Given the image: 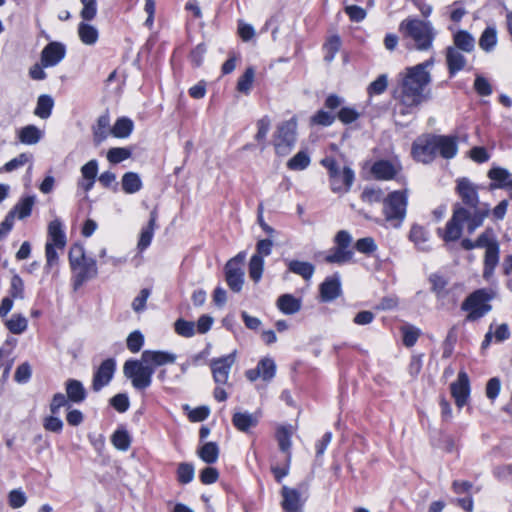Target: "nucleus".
Masks as SVG:
<instances>
[{
	"label": "nucleus",
	"mask_w": 512,
	"mask_h": 512,
	"mask_svg": "<svg viewBox=\"0 0 512 512\" xmlns=\"http://www.w3.org/2000/svg\"><path fill=\"white\" fill-rule=\"evenodd\" d=\"M456 192L465 206L460 204L454 206L452 217L447 222L442 235L446 242L456 241L461 237L464 223L467 224L468 233H474L490 214L489 205L479 201L477 185L468 178L463 177L457 180Z\"/></svg>",
	"instance_id": "obj_1"
},
{
	"label": "nucleus",
	"mask_w": 512,
	"mask_h": 512,
	"mask_svg": "<svg viewBox=\"0 0 512 512\" xmlns=\"http://www.w3.org/2000/svg\"><path fill=\"white\" fill-rule=\"evenodd\" d=\"M433 65L434 58L431 57L422 63L406 67L399 73L395 98L406 109L402 111L403 114L431 98L429 85L432 81L430 70Z\"/></svg>",
	"instance_id": "obj_2"
},
{
	"label": "nucleus",
	"mask_w": 512,
	"mask_h": 512,
	"mask_svg": "<svg viewBox=\"0 0 512 512\" xmlns=\"http://www.w3.org/2000/svg\"><path fill=\"white\" fill-rule=\"evenodd\" d=\"M176 355L161 350H145L139 360L129 359L123 365L124 376L136 390H145L152 384L155 369L176 361Z\"/></svg>",
	"instance_id": "obj_3"
},
{
	"label": "nucleus",
	"mask_w": 512,
	"mask_h": 512,
	"mask_svg": "<svg viewBox=\"0 0 512 512\" xmlns=\"http://www.w3.org/2000/svg\"><path fill=\"white\" fill-rule=\"evenodd\" d=\"M399 30L405 38L414 42L417 50L426 51L432 47L435 33L431 23L420 19H405L400 23Z\"/></svg>",
	"instance_id": "obj_4"
},
{
	"label": "nucleus",
	"mask_w": 512,
	"mask_h": 512,
	"mask_svg": "<svg viewBox=\"0 0 512 512\" xmlns=\"http://www.w3.org/2000/svg\"><path fill=\"white\" fill-rule=\"evenodd\" d=\"M320 163L328 171L332 192L345 194L350 191L355 179L354 171L350 167H341L333 157H325Z\"/></svg>",
	"instance_id": "obj_5"
},
{
	"label": "nucleus",
	"mask_w": 512,
	"mask_h": 512,
	"mask_svg": "<svg viewBox=\"0 0 512 512\" xmlns=\"http://www.w3.org/2000/svg\"><path fill=\"white\" fill-rule=\"evenodd\" d=\"M352 235L347 230H340L334 236L332 247L324 257L328 264L344 265L354 258V251L351 248Z\"/></svg>",
	"instance_id": "obj_6"
},
{
	"label": "nucleus",
	"mask_w": 512,
	"mask_h": 512,
	"mask_svg": "<svg viewBox=\"0 0 512 512\" xmlns=\"http://www.w3.org/2000/svg\"><path fill=\"white\" fill-rule=\"evenodd\" d=\"M493 298V293L487 289H478L471 293L462 303L461 308L467 311V321H476L488 312L492 306L488 303Z\"/></svg>",
	"instance_id": "obj_7"
},
{
	"label": "nucleus",
	"mask_w": 512,
	"mask_h": 512,
	"mask_svg": "<svg viewBox=\"0 0 512 512\" xmlns=\"http://www.w3.org/2000/svg\"><path fill=\"white\" fill-rule=\"evenodd\" d=\"M407 193L406 191H394L383 200V213L387 222L394 227H399L406 216Z\"/></svg>",
	"instance_id": "obj_8"
},
{
	"label": "nucleus",
	"mask_w": 512,
	"mask_h": 512,
	"mask_svg": "<svg viewBox=\"0 0 512 512\" xmlns=\"http://www.w3.org/2000/svg\"><path fill=\"white\" fill-rule=\"evenodd\" d=\"M297 138V119H291L280 123L273 137L275 151L280 156H285L291 152L295 146Z\"/></svg>",
	"instance_id": "obj_9"
},
{
	"label": "nucleus",
	"mask_w": 512,
	"mask_h": 512,
	"mask_svg": "<svg viewBox=\"0 0 512 512\" xmlns=\"http://www.w3.org/2000/svg\"><path fill=\"white\" fill-rule=\"evenodd\" d=\"M246 258L245 252H239L225 265V278L227 285L233 292H240L244 283L243 264Z\"/></svg>",
	"instance_id": "obj_10"
},
{
	"label": "nucleus",
	"mask_w": 512,
	"mask_h": 512,
	"mask_svg": "<svg viewBox=\"0 0 512 512\" xmlns=\"http://www.w3.org/2000/svg\"><path fill=\"white\" fill-rule=\"evenodd\" d=\"M412 155L415 160L430 163L437 156L435 135H426L417 138L412 144Z\"/></svg>",
	"instance_id": "obj_11"
},
{
	"label": "nucleus",
	"mask_w": 512,
	"mask_h": 512,
	"mask_svg": "<svg viewBox=\"0 0 512 512\" xmlns=\"http://www.w3.org/2000/svg\"><path fill=\"white\" fill-rule=\"evenodd\" d=\"M235 361L236 351L210 361V368L216 384L224 385L228 382L230 371Z\"/></svg>",
	"instance_id": "obj_12"
},
{
	"label": "nucleus",
	"mask_w": 512,
	"mask_h": 512,
	"mask_svg": "<svg viewBox=\"0 0 512 512\" xmlns=\"http://www.w3.org/2000/svg\"><path fill=\"white\" fill-rule=\"evenodd\" d=\"M450 391L459 409L467 404L470 397V380L465 371L458 373L457 379L450 385Z\"/></svg>",
	"instance_id": "obj_13"
},
{
	"label": "nucleus",
	"mask_w": 512,
	"mask_h": 512,
	"mask_svg": "<svg viewBox=\"0 0 512 512\" xmlns=\"http://www.w3.org/2000/svg\"><path fill=\"white\" fill-rule=\"evenodd\" d=\"M115 369L116 362L113 358L104 360L93 375V391L99 392L103 387L107 386L114 376Z\"/></svg>",
	"instance_id": "obj_14"
},
{
	"label": "nucleus",
	"mask_w": 512,
	"mask_h": 512,
	"mask_svg": "<svg viewBox=\"0 0 512 512\" xmlns=\"http://www.w3.org/2000/svg\"><path fill=\"white\" fill-rule=\"evenodd\" d=\"M72 271L74 290L79 289L85 282L95 278L98 274L96 261L93 258L83 261L78 267L73 268Z\"/></svg>",
	"instance_id": "obj_15"
},
{
	"label": "nucleus",
	"mask_w": 512,
	"mask_h": 512,
	"mask_svg": "<svg viewBox=\"0 0 512 512\" xmlns=\"http://www.w3.org/2000/svg\"><path fill=\"white\" fill-rule=\"evenodd\" d=\"M66 55V48L60 42H50L41 52V64L44 68L56 66Z\"/></svg>",
	"instance_id": "obj_16"
},
{
	"label": "nucleus",
	"mask_w": 512,
	"mask_h": 512,
	"mask_svg": "<svg viewBox=\"0 0 512 512\" xmlns=\"http://www.w3.org/2000/svg\"><path fill=\"white\" fill-rule=\"evenodd\" d=\"M402 170L399 162H391L388 160L376 161L371 167L372 175L378 180H392Z\"/></svg>",
	"instance_id": "obj_17"
},
{
	"label": "nucleus",
	"mask_w": 512,
	"mask_h": 512,
	"mask_svg": "<svg viewBox=\"0 0 512 512\" xmlns=\"http://www.w3.org/2000/svg\"><path fill=\"white\" fill-rule=\"evenodd\" d=\"M436 153L444 159H452L458 152V141L456 136L435 135Z\"/></svg>",
	"instance_id": "obj_18"
},
{
	"label": "nucleus",
	"mask_w": 512,
	"mask_h": 512,
	"mask_svg": "<svg viewBox=\"0 0 512 512\" xmlns=\"http://www.w3.org/2000/svg\"><path fill=\"white\" fill-rule=\"evenodd\" d=\"M282 508L285 512H301L304 501L298 490L283 486L281 490Z\"/></svg>",
	"instance_id": "obj_19"
},
{
	"label": "nucleus",
	"mask_w": 512,
	"mask_h": 512,
	"mask_svg": "<svg viewBox=\"0 0 512 512\" xmlns=\"http://www.w3.org/2000/svg\"><path fill=\"white\" fill-rule=\"evenodd\" d=\"M488 177L492 180L491 189L507 188L512 199V175L508 170L501 167H493L488 172Z\"/></svg>",
	"instance_id": "obj_20"
},
{
	"label": "nucleus",
	"mask_w": 512,
	"mask_h": 512,
	"mask_svg": "<svg viewBox=\"0 0 512 512\" xmlns=\"http://www.w3.org/2000/svg\"><path fill=\"white\" fill-rule=\"evenodd\" d=\"M461 50L449 46L446 49V64L450 76H454L466 66L467 59Z\"/></svg>",
	"instance_id": "obj_21"
},
{
	"label": "nucleus",
	"mask_w": 512,
	"mask_h": 512,
	"mask_svg": "<svg viewBox=\"0 0 512 512\" xmlns=\"http://www.w3.org/2000/svg\"><path fill=\"white\" fill-rule=\"evenodd\" d=\"M341 293V284L339 275L335 274L328 277L320 285V296L323 302H330L335 300Z\"/></svg>",
	"instance_id": "obj_22"
},
{
	"label": "nucleus",
	"mask_w": 512,
	"mask_h": 512,
	"mask_svg": "<svg viewBox=\"0 0 512 512\" xmlns=\"http://www.w3.org/2000/svg\"><path fill=\"white\" fill-rule=\"evenodd\" d=\"M500 259V246H492L485 250L483 278L490 281Z\"/></svg>",
	"instance_id": "obj_23"
},
{
	"label": "nucleus",
	"mask_w": 512,
	"mask_h": 512,
	"mask_svg": "<svg viewBox=\"0 0 512 512\" xmlns=\"http://www.w3.org/2000/svg\"><path fill=\"white\" fill-rule=\"evenodd\" d=\"M259 417L256 413L236 412L232 417V423L235 428L241 432H249L251 428L257 426Z\"/></svg>",
	"instance_id": "obj_24"
},
{
	"label": "nucleus",
	"mask_w": 512,
	"mask_h": 512,
	"mask_svg": "<svg viewBox=\"0 0 512 512\" xmlns=\"http://www.w3.org/2000/svg\"><path fill=\"white\" fill-rule=\"evenodd\" d=\"M476 40L467 30H458L453 34V47L465 53H472L475 50Z\"/></svg>",
	"instance_id": "obj_25"
},
{
	"label": "nucleus",
	"mask_w": 512,
	"mask_h": 512,
	"mask_svg": "<svg viewBox=\"0 0 512 512\" xmlns=\"http://www.w3.org/2000/svg\"><path fill=\"white\" fill-rule=\"evenodd\" d=\"M48 237L47 243H52L59 249H63L66 245V235L63 230L62 222L59 219L51 221L48 225Z\"/></svg>",
	"instance_id": "obj_26"
},
{
	"label": "nucleus",
	"mask_w": 512,
	"mask_h": 512,
	"mask_svg": "<svg viewBox=\"0 0 512 512\" xmlns=\"http://www.w3.org/2000/svg\"><path fill=\"white\" fill-rule=\"evenodd\" d=\"M157 211L153 210L150 213L148 224L142 228L137 247L140 251L145 250L153 239L154 231L156 228Z\"/></svg>",
	"instance_id": "obj_27"
},
{
	"label": "nucleus",
	"mask_w": 512,
	"mask_h": 512,
	"mask_svg": "<svg viewBox=\"0 0 512 512\" xmlns=\"http://www.w3.org/2000/svg\"><path fill=\"white\" fill-rule=\"evenodd\" d=\"M277 308L286 315H293L300 311L301 300L292 294H283L277 299Z\"/></svg>",
	"instance_id": "obj_28"
},
{
	"label": "nucleus",
	"mask_w": 512,
	"mask_h": 512,
	"mask_svg": "<svg viewBox=\"0 0 512 512\" xmlns=\"http://www.w3.org/2000/svg\"><path fill=\"white\" fill-rule=\"evenodd\" d=\"M17 136L22 144L35 145L42 139L43 132L35 125H27L18 131Z\"/></svg>",
	"instance_id": "obj_29"
},
{
	"label": "nucleus",
	"mask_w": 512,
	"mask_h": 512,
	"mask_svg": "<svg viewBox=\"0 0 512 512\" xmlns=\"http://www.w3.org/2000/svg\"><path fill=\"white\" fill-rule=\"evenodd\" d=\"M34 203V196H26L20 199L9 211V213L12 214L14 218H18L19 220L25 219L31 215Z\"/></svg>",
	"instance_id": "obj_30"
},
{
	"label": "nucleus",
	"mask_w": 512,
	"mask_h": 512,
	"mask_svg": "<svg viewBox=\"0 0 512 512\" xmlns=\"http://www.w3.org/2000/svg\"><path fill=\"white\" fill-rule=\"evenodd\" d=\"M67 399L74 403H81L86 398V391L83 384L75 379L66 382Z\"/></svg>",
	"instance_id": "obj_31"
},
{
	"label": "nucleus",
	"mask_w": 512,
	"mask_h": 512,
	"mask_svg": "<svg viewBox=\"0 0 512 512\" xmlns=\"http://www.w3.org/2000/svg\"><path fill=\"white\" fill-rule=\"evenodd\" d=\"M498 42L497 30L495 26H487L479 38V47L489 53L492 52Z\"/></svg>",
	"instance_id": "obj_32"
},
{
	"label": "nucleus",
	"mask_w": 512,
	"mask_h": 512,
	"mask_svg": "<svg viewBox=\"0 0 512 512\" xmlns=\"http://www.w3.org/2000/svg\"><path fill=\"white\" fill-rule=\"evenodd\" d=\"M288 270L305 280H310L315 272V267L310 262L291 260L288 262Z\"/></svg>",
	"instance_id": "obj_33"
},
{
	"label": "nucleus",
	"mask_w": 512,
	"mask_h": 512,
	"mask_svg": "<svg viewBox=\"0 0 512 512\" xmlns=\"http://www.w3.org/2000/svg\"><path fill=\"white\" fill-rule=\"evenodd\" d=\"M292 431L287 426H281L276 431V439L279 445V449L287 454L286 462H290L291 454L290 448L292 445L291 442Z\"/></svg>",
	"instance_id": "obj_34"
},
{
	"label": "nucleus",
	"mask_w": 512,
	"mask_h": 512,
	"mask_svg": "<svg viewBox=\"0 0 512 512\" xmlns=\"http://www.w3.org/2000/svg\"><path fill=\"white\" fill-rule=\"evenodd\" d=\"M410 240L421 251L429 250L428 232L420 225H413L409 235Z\"/></svg>",
	"instance_id": "obj_35"
},
{
	"label": "nucleus",
	"mask_w": 512,
	"mask_h": 512,
	"mask_svg": "<svg viewBox=\"0 0 512 512\" xmlns=\"http://www.w3.org/2000/svg\"><path fill=\"white\" fill-rule=\"evenodd\" d=\"M122 189L126 194H134L141 190L143 184L136 172H126L122 176Z\"/></svg>",
	"instance_id": "obj_36"
},
{
	"label": "nucleus",
	"mask_w": 512,
	"mask_h": 512,
	"mask_svg": "<svg viewBox=\"0 0 512 512\" xmlns=\"http://www.w3.org/2000/svg\"><path fill=\"white\" fill-rule=\"evenodd\" d=\"M54 106V100L50 95L43 94L37 99L36 108L34 114L41 119H47L52 113Z\"/></svg>",
	"instance_id": "obj_37"
},
{
	"label": "nucleus",
	"mask_w": 512,
	"mask_h": 512,
	"mask_svg": "<svg viewBox=\"0 0 512 512\" xmlns=\"http://www.w3.org/2000/svg\"><path fill=\"white\" fill-rule=\"evenodd\" d=\"M110 130L109 115H101L97 120L96 126L93 128L94 141L98 144L103 142L107 138Z\"/></svg>",
	"instance_id": "obj_38"
},
{
	"label": "nucleus",
	"mask_w": 512,
	"mask_h": 512,
	"mask_svg": "<svg viewBox=\"0 0 512 512\" xmlns=\"http://www.w3.org/2000/svg\"><path fill=\"white\" fill-rule=\"evenodd\" d=\"M78 35L85 45H94L99 37L98 30L90 24L81 22L78 25Z\"/></svg>",
	"instance_id": "obj_39"
},
{
	"label": "nucleus",
	"mask_w": 512,
	"mask_h": 512,
	"mask_svg": "<svg viewBox=\"0 0 512 512\" xmlns=\"http://www.w3.org/2000/svg\"><path fill=\"white\" fill-rule=\"evenodd\" d=\"M133 121L129 118H119L110 130V133L116 138H127L133 131Z\"/></svg>",
	"instance_id": "obj_40"
},
{
	"label": "nucleus",
	"mask_w": 512,
	"mask_h": 512,
	"mask_svg": "<svg viewBox=\"0 0 512 512\" xmlns=\"http://www.w3.org/2000/svg\"><path fill=\"white\" fill-rule=\"evenodd\" d=\"M197 453L202 461L207 464H213L219 458V447L215 442H207Z\"/></svg>",
	"instance_id": "obj_41"
},
{
	"label": "nucleus",
	"mask_w": 512,
	"mask_h": 512,
	"mask_svg": "<svg viewBox=\"0 0 512 512\" xmlns=\"http://www.w3.org/2000/svg\"><path fill=\"white\" fill-rule=\"evenodd\" d=\"M310 163L311 158L309 153L305 150H301L288 160L287 168L292 171H302L306 169Z\"/></svg>",
	"instance_id": "obj_42"
},
{
	"label": "nucleus",
	"mask_w": 512,
	"mask_h": 512,
	"mask_svg": "<svg viewBox=\"0 0 512 512\" xmlns=\"http://www.w3.org/2000/svg\"><path fill=\"white\" fill-rule=\"evenodd\" d=\"M256 367L260 372L261 379L264 381H271L274 378L276 373V364L272 358L265 357L261 359Z\"/></svg>",
	"instance_id": "obj_43"
},
{
	"label": "nucleus",
	"mask_w": 512,
	"mask_h": 512,
	"mask_svg": "<svg viewBox=\"0 0 512 512\" xmlns=\"http://www.w3.org/2000/svg\"><path fill=\"white\" fill-rule=\"evenodd\" d=\"M111 442L116 449L127 451L131 445V438L127 430L117 429L111 437Z\"/></svg>",
	"instance_id": "obj_44"
},
{
	"label": "nucleus",
	"mask_w": 512,
	"mask_h": 512,
	"mask_svg": "<svg viewBox=\"0 0 512 512\" xmlns=\"http://www.w3.org/2000/svg\"><path fill=\"white\" fill-rule=\"evenodd\" d=\"M341 47V39L338 35L331 36L323 46L324 49V60L331 62L334 60L337 52Z\"/></svg>",
	"instance_id": "obj_45"
},
{
	"label": "nucleus",
	"mask_w": 512,
	"mask_h": 512,
	"mask_svg": "<svg viewBox=\"0 0 512 512\" xmlns=\"http://www.w3.org/2000/svg\"><path fill=\"white\" fill-rule=\"evenodd\" d=\"M132 155V151L126 147H114L108 150L107 152V160L111 164H118L127 159H129Z\"/></svg>",
	"instance_id": "obj_46"
},
{
	"label": "nucleus",
	"mask_w": 512,
	"mask_h": 512,
	"mask_svg": "<svg viewBox=\"0 0 512 512\" xmlns=\"http://www.w3.org/2000/svg\"><path fill=\"white\" fill-rule=\"evenodd\" d=\"M255 78V70L253 67H248L242 76L238 79L237 90L241 93L248 94L252 88Z\"/></svg>",
	"instance_id": "obj_47"
},
{
	"label": "nucleus",
	"mask_w": 512,
	"mask_h": 512,
	"mask_svg": "<svg viewBox=\"0 0 512 512\" xmlns=\"http://www.w3.org/2000/svg\"><path fill=\"white\" fill-rule=\"evenodd\" d=\"M388 87V77L386 74L379 75L367 87V94L369 97L383 94Z\"/></svg>",
	"instance_id": "obj_48"
},
{
	"label": "nucleus",
	"mask_w": 512,
	"mask_h": 512,
	"mask_svg": "<svg viewBox=\"0 0 512 512\" xmlns=\"http://www.w3.org/2000/svg\"><path fill=\"white\" fill-rule=\"evenodd\" d=\"M195 469L193 464L182 462L177 468V480L181 484H188L194 479Z\"/></svg>",
	"instance_id": "obj_49"
},
{
	"label": "nucleus",
	"mask_w": 512,
	"mask_h": 512,
	"mask_svg": "<svg viewBox=\"0 0 512 512\" xmlns=\"http://www.w3.org/2000/svg\"><path fill=\"white\" fill-rule=\"evenodd\" d=\"M475 242L477 248H485V250H488V248L492 246L499 245L492 228L485 229V231L478 236Z\"/></svg>",
	"instance_id": "obj_50"
},
{
	"label": "nucleus",
	"mask_w": 512,
	"mask_h": 512,
	"mask_svg": "<svg viewBox=\"0 0 512 512\" xmlns=\"http://www.w3.org/2000/svg\"><path fill=\"white\" fill-rule=\"evenodd\" d=\"M264 270V259L258 256H252L249 261V276L255 282L258 283L263 274Z\"/></svg>",
	"instance_id": "obj_51"
},
{
	"label": "nucleus",
	"mask_w": 512,
	"mask_h": 512,
	"mask_svg": "<svg viewBox=\"0 0 512 512\" xmlns=\"http://www.w3.org/2000/svg\"><path fill=\"white\" fill-rule=\"evenodd\" d=\"M27 319L19 314L13 315L9 320L6 321L8 330L13 334H21L27 329Z\"/></svg>",
	"instance_id": "obj_52"
},
{
	"label": "nucleus",
	"mask_w": 512,
	"mask_h": 512,
	"mask_svg": "<svg viewBox=\"0 0 512 512\" xmlns=\"http://www.w3.org/2000/svg\"><path fill=\"white\" fill-rule=\"evenodd\" d=\"M175 332L185 338L193 337L196 333L195 323L184 319H178L174 323Z\"/></svg>",
	"instance_id": "obj_53"
},
{
	"label": "nucleus",
	"mask_w": 512,
	"mask_h": 512,
	"mask_svg": "<svg viewBox=\"0 0 512 512\" xmlns=\"http://www.w3.org/2000/svg\"><path fill=\"white\" fill-rule=\"evenodd\" d=\"M27 502V496L25 492L21 489H13L8 494V503L9 506L13 509H18L23 507Z\"/></svg>",
	"instance_id": "obj_54"
},
{
	"label": "nucleus",
	"mask_w": 512,
	"mask_h": 512,
	"mask_svg": "<svg viewBox=\"0 0 512 512\" xmlns=\"http://www.w3.org/2000/svg\"><path fill=\"white\" fill-rule=\"evenodd\" d=\"M355 249L362 254L370 255L377 250V244L372 237L360 238L355 242Z\"/></svg>",
	"instance_id": "obj_55"
},
{
	"label": "nucleus",
	"mask_w": 512,
	"mask_h": 512,
	"mask_svg": "<svg viewBox=\"0 0 512 512\" xmlns=\"http://www.w3.org/2000/svg\"><path fill=\"white\" fill-rule=\"evenodd\" d=\"M31 160V155L27 153H21L17 157L8 161L0 170L4 172H12Z\"/></svg>",
	"instance_id": "obj_56"
},
{
	"label": "nucleus",
	"mask_w": 512,
	"mask_h": 512,
	"mask_svg": "<svg viewBox=\"0 0 512 512\" xmlns=\"http://www.w3.org/2000/svg\"><path fill=\"white\" fill-rule=\"evenodd\" d=\"M88 259L89 258L85 256V252L82 246L74 245L71 247L69 251V264L71 269L78 267L80 263Z\"/></svg>",
	"instance_id": "obj_57"
},
{
	"label": "nucleus",
	"mask_w": 512,
	"mask_h": 512,
	"mask_svg": "<svg viewBox=\"0 0 512 512\" xmlns=\"http://www.w3.org/2000/svg\"><path fill=\"white\" fill-rule=\"evenodd\" d=\"M403 335V344L406 347H412L420 336V330L413 326H404L401 328Z\"/></svg>",
	"instance_id": "obj_58"
},
{
	"label": "nucleus",
	"mask_w": 512,
	"mask_h": 512,
	"mask_svg": "<svg viewBox=\"0 0 512 512\" xmlns=\"http://www.w3.org/2000/svg\"><path fill=\"white\" fill-rule=\"evenodd\" d=\"M359 117L360 113L355 108L349 106L342 107L337 114V118L343 124H351L355 122Z\"/></svg>",
	"instance_id": "obj_59"
},
{
	"label": "nucleus",
	"mask_w": 512,
	"mask_h": 512,
	"mask_svg": "<svg viewBox=\"0 0 512 512\" xmlns=\"http://www.w3.org/2000/svg\"><path fill=\"white\" fill-rule=\"evenodd\" d=\"M144 344V337L140 331H133L127 338V348L132 353H137L141 350Z\"/></svg>",
	"instance_id": "obj_60"
},
{
	"label": "nucleus",
	"mask_w": 512,
	"mask_h": 512,
	"mask_svg": "<svg viewBox=\"0 0 512 512\" xmlns=\"http://www.w3.org/2000/svg\"><path fill=\"white\" fill-rule=\"evenodd\" d=\"M83 8L80 12L81 17L85 21H91L97 14L96 0H80Z\"/></svg>",
	"instance_id": "obj_61"
},
{
	"label": "nucleus",
	"mask_w": 512,
	"mask_h": 512,
	"mask_svg": "<svg viewBox=\"0 0 512 512\" xmlns=\"http://www.w3.org/2000/svg\"><path fill=\"white\" fill-rule=\"evenodd\" d=\"M110 404L118 412L124 413L129 409L130 406L129 397L125 393L116 394L111 398Z\"/></svg>",
	"instance_id": "obj_62"
},
{
	"label": "nucleus",
	"mask_w": 512,
	"mask_h": 512,
	"mask_svg": "<svg viewBox=\"0 0 512 512\" xmlns=\"http://www.w3.org/2000/svg\"><path fill=\"white\" fill-rule=\"evenodd\" d=\"M474 89L480 96H489L492 94V86L483 76L477 75L474 81Z\"/></svg>",
	"instance_id": "obj_63"
},
{
	"label": "nucleus",
	"mask_w": 512,
	"mask_h": 512,
	"mask_svg": "<svg viewBox=\"0 0 512 512\" xmlns=\"http://www.w3.org/2000/svg\"><path fill=\"white\" fill-rule=\"evenodd\" d=\"M311 121L316 125L330 126L335 121V116L327 111L319 110L315 115L312 116Z\"/></svg>",
	"instance_id": "obj_64"
}]
</instances>
